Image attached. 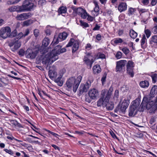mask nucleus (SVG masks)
<instances>
[{
  "label": "nucleus",
  "instance_id": "f257e3e1",
  "mask_svg": "<svg viewBox=\"0 0 157 157\" xmlns=\"http://www.w3.org/2000/svg\"><path fill=\"white\" fill-rule=\"evenodd\" d=\"M62 46L58 45L56 46L54 49L49 53H48L43 57L42 61V63L43 64H47L50 65L52 63L57 60L58 58V52L59 51Z\"/></svg>",
  "mask_w": 157,
  "mask_h": 157
},
{
  "label": "nucleus",
  "instance_id": "f03ea898",
  "mask_svg": "<svg viewBox=\"0 0 157 157\" xmlns=\"http://www.w3.org/2000/svg\"><path fill=\"white\" fill-rule=\"evenodd\" d=\"M82 79V77L80 75L78 76L76 79L73 77L70 78L66 82V89L68 91H70L73 87V91L75 93L76 92Z\"/></svg>",
  "mask_w": 157,
  "mask_h": 157
},
{
  "label": "nucleus",
  "instance_id": "7ed1b4c3",
  "mask_svg": "<svg viewBox=\"0 0 157 157\" xmlns=\"http://www.w3.org/2000/svg\"><path fill=\"white\" fill-rule=\"evenodd\" d=\"M113 91V88L110 87L109 90L106 92L104 91H102L101 95L102 97H101L98 101L97 105L98 107L102 106L103 107H105V104L106 101H109L112 94V92Z\"/></svg>",
  "mask_w": 157,
  "mask_h": 157
},
{
  "label": "nucleus",
  "instance_id": "20e7f679",
  "mask_svg": "<svg viewBox=\"0 0 157 157\" xmlns=\"http://www.w3.org/2000/svg\"><path fill=\"white\" fill-rule=\"evenodd\" d=\"M140 102V99L137 98L133 101L132 103V105L130 106L128 115L130 117H132L133 115L136 114L138 110L140 111L141 108L139 106Z\"/></svg>",
  "mask_w": 157,
  "mask_h": 157
},
{
  "label": "nucleus",
  "instance_id": "39448f33",
  "mask_svg": "<svg viewBox=\"0 0 157 157\" xmlns=\"http://www.w3.org/2000/svg\"><path fill=\"white\" fill-rule=\"evenodd\" d=\"M154 102L152 100V98L150 97H144L142 101L140 106L141 108L140 111H143L144 109L146 108L147 109H150L154 105Z\"/></svg>",
  "mask_w": 157,
  "mask_h": 157
},
{
  "label": "nucleus",
  "instance_id": "423d86ee",
  "mask_svg": "<svg viewBox=\"0 0 157 157\" xmlns=\"http://www.w3.org/2000/svg\"><path fill=\"white\" fill-rule=\"evenodd\" d=\"M129 100L128 99H124L121 105L119 104L117 108L115 109V113L119 112L124 113L125 112L126 109L128 108L129 104Z\"/></svg>",
  "mask_w": 157,
  "mask_h": 157
},
{
  "label": "nucleus",
  "instance_id": "0eeeda50",
  "mask_svg": "<svg viewBox=\"0 0 157 157\" xmlns=\"http://www.w3.org/2000/svg\"><path fill=\"white\" fill-rule=\"evenodd\" d=\"M67 34L65 32H63L62 33H60L58 37L54 36L53 40L51 44L53 45L58 44L59 41H61L65 40L67 37Z\"/></svg>",
  "mask_w": 157,
  "mask_h": 157
},
{
  "label": "nucleus",
  "instance_id": "6e6552de",
  "mask_svg": "<svg viewBox=\"0 0 157 157\" xmlns=\"http://www.w3.org/2000/svg\"><path fill=\"white\" fill-rule=\"evenodd\" d=\"M21 45V41L19 40H16L15 39L9 43L8 45L10 47H14L11 48L12 51L14 52L19 48Z\"/></svg>",
  "mask_w": 157,
  "mask_h": 157
},
{
  "label": "nucleus",
  "instance_id": "1a4fd4ad",
  "mask_svg": "<svg viewBox=\"0 0 157 157\" xmlns=\"http://www.w3.org/2000/svg\"><path fill=\"white\" fill-rule=\"evenodd\" d=\"M127 63L125 60H121L116 62V72H121L125 69V65Z\"/></svg>",
  "mask_w": 157,
  "mask_h": 157
},
{
  "label": "nucleus",
  "instance_id": "9d476101",
  "mask_svg": "<svg viewBox=\"0 0 157 157\" xmlns=\"http://www.w3.org/2000/svg\"><path fill=\"white\" fill-rule=\"evenodd\" d=\"M11 32L10 28L8 26L2 28L0 30V36L4 39L9 37L10 34Z\"/></svg>",
  "mask_w": 157,
  "mask_h": 157
},
{
  "label": "nucleus",
  "instance_id": "9b49d317",
  "mask_svg": "<svg viewBox=\"0 0 157 157\" xmlns=\"http://www.w3.org/2000/svg\"><path fill=\"white\" fill-rule=\"evenodd\" d=\"M126 65L127 73L132 77H133L134 75L133 69L134 67L133 62L131 60H129L127 62Z\"/></svg>",
  "mask_w": 157,
  "mask_h": 157
},
{
  "label": "nucleus",
  "instance_id": "f8f14e48",
  "mask_svg": "<svg viewBox=\"0 0 157 157\" xmlns=\"http://www.w3.org/2000/svg\"><path fill=\"white\" fill-rule=\"evenodd\" d=\"M91 86L90 81H87L85 84H81L79 88V95H82L84 92H86Z\"/></svg>",
  "mask_w": 157,
  "mask_h": 157
},
{
  "label": "nucleus",
  "instance_id": "ddd939ff",
  "mask_svg": "<svg viewBox=\"0 0 157 157\" xmlns=\"http://www.w3.org/2000/svg\"><path fill=\"white\" fill-rule=\"evenodd\" d=\"M50 43V40L48 38H45L43 41L42 44L40 48H39L41 53L44 54L48 52L46 47Z\"/></svg>",
  "mask_w": 157,
  "mask_h": 157
},
{
  "label": "nucleus",
  "instance_id": "4468645a",
  "mask_svg": "<svg viewBox=\"0 0 157 157\" xmlns=\"http://www.w3.org/2000/svg\"><path fill=\"white\" fill-rule=\"evenodd\" d=\"M40 51L39 48L36 49L35 51H33L31 49H28L26 52V54L27 56L31 59H34L35 58L37 55V54Z\"/></svg>",
  "mask_w": 157,
  "mask_h": 157
},
{
  "label": "nucleus",
  "instance_id": "2eb2a0df",
  "mask_svg": "<svg viewBox=\"0 0 157 157\" xmlns=\"http://www.w3.org/2000/svg\"><path fill=\"white\" fill-rule=\"evenodd\" d=\"M31 17L30 13H23L18 14L16 17V19L18 21H24Z\"/></svg>",
  "mask_w": 157,
  "mask_h": 157
},
{
  "label": "nucleus",
  "instance_id": "dca6fc26",
  "mask_svg": "<svg viewBox=\"0 0 157 157\" xmlns=\"http://www.w3.org/2000/svg\"><path fill=\"white\" fill-rule=\"evenodd\" d=\"M91 57H92V56H85L83 59L84 61L87 65L88 68H91L92 65L94 62V60L91 58Z\"/></svg>",
  "mask_w": 157,
  "mask_h": 157
},
{
  "label": "nucleus",
  "instance_id": "f3484780",
  "mask_svg": "<svg viewBox=\"0 0 157 157\" xmlns=\"http://www.w3.org/2000/svg\"><path fill=\"white\" fill-rule=\"evenodd\" d=\"M88 94L90 97L94 99L98 96L99 92L98 90L93 88L90 90Z\"/></svg>",
  "mask_w": 157,
  "mask_h": 157
},
{
  "label": "nucleus",
  "instance_id": "a211bd4d",
  "mask_svg": "<svg viewBox=\"0 0 157 157\" xmlns=\"http://www.w3.org/2000/svg\"><path fill=\"white\" fill-rule=\"evenodd\" d=\"M24 6L27 10L29 11L33 8L34 5L31 2L25 0L24 3Z\"/></svg>",
  "mask_w": 157,
  "mask_h": 157
},
{
  "label": "nucleus",
  "instance_id": "6ab92c4d",
  "mask_svg": "<svg viewBox=\"0 0 157 157\" xmlns=\"http://www.w3.org/2000/svg\"><path fill=\"white\" fill-rule=\"evenodd\" d=\"M71 8L73 10V12L78 14H81L85 12V10L81 7L76 8L73 6L71 7Z\"/></svg>",
  "mask_w": 157,
  "mask_h": 157
},
{
  "label": "nucleus",
  "instance_id": "aec40b11",
  "mask_svg": "<svg viewBox=\"0 0 157 157\" xmlns=\"http://www.w3.org/2000/svg\"><path fill=\"white\" fill-rule=\"evenodd\" d=\"M118 10L120 12H122L123 11L126 10L127 9L126 3L124 2L120 3L118 6Z\"/></svg>",
  "mask_w": 157,
  "mask_h": 157
},
{
  "label": "nucleus",
  "instance_id": "412c9836",
  "mask_svg": "<svg viewBox=\"0 0 157 157\" xmlns=\"http://www.w3.org/2000/svg\"><path fill=\"white\" fill-rule=\"evenodd\" d=\"M157 93V86H154L151 88L150 93V98H153Z\"/></svg>",
  "mask_w": 157,
  "mask_h": 157
},
{
  "label": "nucleus",
  "instance_id": "4be33fe9",
  "mask_svg": "<svg viewBox=\"0 0 157 157\" xmlns=\"http://www.w3.org/2000/svg\"><path fill=\"white\" fill-rule=\"evenodd\" d=\"M93 73L95 74L100 73L101 71V69L99 65H96L94 66L93 68Z\"/></svg>",
  "mask_w": 157,
  "mask_h": 157
},
{
  "label": "nucleus",
  "instance_id": "5701e85b",
  "mask_svg": "<svg viewBox=\"0 0 157 157\" xmlns=\"http://www.w3.org/2000/svg\"><path fill=\"white\" fill-rule=\"evenodd\" d=\"M105 105L106 109L108 110H112L114 108L113 104L112 102H109V101H106Z\"/></svg>",
  "mask_w": 157,
  "mask_h": 157
},
{
  "label": "nucleus",
  "instance_id": "b1692460",
  "mask_svg": "<svg viewBox=\"0 0 157 157\" xmlns=\"http://www.w3.org/2000/svg\"><path fill=\"white\" fill-rule=\"evenodd\" d=\"M79 47V43L77 40H75L73 43V46L72 47V52H75L78 49Z\"/></svg>",
  "mask_w": 157,
  "mask_h": 157
},
{
  "label": "nucleus",
  "instance_id": "393cba45",
  "mask_svg": "<svg viewBox=\"0 0 157 157\" xmlns=\"http://www.w3.org/2000/svg\"><path fill=\"white\" fill-rule=\"evenodd\" d=\"M57 72L55 71L50 70L48 71V75L51 78L55 77L57 75Z\"/></svg>",
  "mask_w": 157,
  "mask_h": 157
},
{
  "label": "nucleus",
  "instance_id": "a878e982",
  "mask_svg": "<svg viewBox=\"0 0 157 157\" xmlns=\"http://www.w3.org/2000/svg\"><path fill=\"white\" fill-rule=\"evenodd\" d=\"M62 78V76L60 75L55 80V82L56 83L57 85L59 86H61L63 84V82L61 80Z\"/></svg>",
  "mask_w": 157,
  "mask_h": 157
},
{
  "label": "nucleus",
  "instance_id": "bb28decb",
  "mask_svg": "<svg viewBox=\"0 0 157 157\" xmlns=\"http://www.w3.org/2000/svg\"><path fill=\"white\" fill-rule=\"evenodd\" d=\"M149 85V82L147 80L141 81L140 83V86L142 88L147 87Z\"/></svg>",
  "mask_w": 157,
  "mask_h": 157
},
{
  "label": "nucleus",
  "instance_id": "cd10ccee",
  "mask_svg": "<svg viewBox=\"0 0 157 157\" xmlns=\"http://www.w3.org/2000/svg\"><path fill=\"white\" fill-rule=\"evenodd\" d=\"M156 117H152L150 119L149 121V126L151 127H152L155 124Z\"/></svg>",
  "mask_w": 157,
  "mask_h": 157
},
{
  "label": "nucleus",
  "instance_id": "c85d7f7f",
  "mask_svg": "<svg viewBox=\"0 0 157 157\" xmlns=\"http://www.w3.org/2000/svg\"><path fill=\"white\" fill-rule=\"evenodd\" d=\"M150 43L151 44L154 43L157 44V36L155 35L152 36L150 39Z\"/></svg>",
  "mask_w": 157,
  "mask_h": 157
},
{
  "label": "nucleus",
  "instance_id": "c756f323",
  "mask_svg": "<svg viewBox=\"0 0 157 157\" xmlns=\"http://www.w3.org/2000/svg\"><path fill=\"white\" fill-rule=\"evenodd\" d=\"M129 35L133 39H135L137 36V33L132 29L130 31Z\"/></svg>",
  "mask_w": 157,
  "mask_h": 157
},
{
  "label": "nucleus",
  "instance_id": "7c9ffc66",
  "mask_svg": "<svg viewBox=\"0 0 157 157\" xmlns=\"http://www.w3.org/2000/svg\"><path fill=\"white\" fill-rule=\"evenodd\" d=\"M67 8L64 6L60 7L58 10V12L59 14L65 13L67 12Z\"/></svg>",
  "mask_w": 157,
  "mask_h": 157
},
{
  "label": "nucleus",
  "instance_id": "2f4dec72",
  "mask_svg": "<svg viewBox=\"0 0 157 157\" xmlns=\"http://www.w3.org/2000/svg\"><path fill=\"white\" fill-rule=\"evenodd\" d=\"M17 7L18 6H11L9 8V10L10 12L16 11L18 12Z\"/></svg>",
  "mask_w": 157,
  "mask_h": 157
},
{
  "label": "nucleus",
  "instance_id": "473e14b6",
  "mask_svg": "<svg viewBox=\"0 0 157 157\" xmlns=\"http://www.w3.org/2000/svg\"><path fill=\"white\" fill-rule=\"evenodd\" d=\"M113 41L115 44H118V43H121L123 42V40L122 39L120 38H117L114 39Z\"/></svg>",
  "mask_w": 157,
  "mask_h": 157
},
{
  "label": "nucleus",
  "instance_id": "72a5a7b5",
  "mask_svg": "<svg viewBox=\"0 0 157 157\" xmlns=\"http://www.w3.org/2000/svg\"><path fill=\"white\" fill-rule=\"evenodd\" d=\"M17 7L18 8V12L19 13L27 11L24 6V5H23L21 6H18Z\"/></svg>",
  "mask_w": 157,
  "mask_h": 157
},
{
  "label": "nucleus",
  "instance_id": "f704fd0d",
  "mask_svg": "<svg viewBox=\"0 0 157 157\" xmlns=\"http://www.w3.org/2000/svg\"><path fill=\"white\" fill-rule=\"evenodd\" d=\"M33 20L31 19L26 20L23 22V25L25 26H28L33 23Z\"/></svg>",
  "mask_w": 157,
  "mask_h": 157
},
{
  "label": "nucleus",
  "instance_id": "c9c22d12",
  "mask_svg": "<svg viewBox=\"0 0 157 157\" xmlns=\"http://www.w3.org/2000/svg\"><path fill=\"white\" fill-rule=\"evenodd\" d=\"M93 2L95 6V7L94 9V11L95 12H99V6L98 4V2L95 1H94Z\"/></svg>",
  "mask_w": 157,
  "mask_h": 157
},
{
  "label": "nucleus",
  "instance_id": "e433bc0d",
  "mask_svg": "<svg viewBox=\"0 0 157 157\" xmlns=\"http://www.w3.org/2000/svg\"><path fill=\"white\" fill-rule=\"evenodd\" d=\"M136 8H133L132 7L130 8L128 10V14L129 16H130L133 14L136 11Z\"/></svg>",
  "mask_w": 157,
  "mask_h": 157
},
{
  "label": "nucleus",
  "instance_id": "4c0bfd02",
  "mask_svg": "<svg viewBox=\"0 0 157 157\" xmlns=\"http://www.w3.org/2000/svg\"><path fill=\"white\" fill-rule=\"evenodd\" d=\"M152 82L155 83L157 81V74H154L151 75Z\"/></svg>",
  "mask_w": 157,
  "mask_h": 157
},
{
  "label": "nucleus",
  "instance_id": "58836bf2",
  "mask_svg": "<svg viewBox=\"0 0 157 157\" xmlns=\"http://www.w3.org/2000/svg\"><path fill=\"white\" fill-rule=\"evenodd\" d=\"M17 35V30L16 29L14 30L9 34V37H13Z\"/></svg>",
  "mask_w": 157,
  "mask_h": 157
},
{
  "label": "nucleus",
  "instance_id": "ea45409f",
  "mask_svg": "<svg viewBox=\"0 0 157 157\" xmlns=\"http://www.w3.org/2000/svg\"><path fill=\"white\" fill-rule=\"evenodd\" d=\"M50 27L49 26H47L45 30V33L47 35H50L51 34Z\"/></svg>",
  "mask_w": 157,
  "mask_h": 157
},
{
  "label": "nucleus",
  "instance_id": "a19ab883",
  "mask_svg": "<svg viewBox=\"0 0 157 157\" xmlns=\"http://www.w3.org/2000/svg\"><path fill=\"white\" fill-rule=\"evenodd\" d=\"M147 39L145 36V35H144L141 40V45L142 47H143Z\"/></svg>",
  "mask_w": 157,
  "mask_h": 157
},
{
  "label": "nucleus",
  "instance_id": "79ce46f5",
  "mask_svg": "<svg viewBox=\"0 0 157 157\" xmlns=\"http://www.w3.org/2000/svg\"><path fill=\"white\" fill-rule=\"evenodd\" d=\"M75 40L73 38L71 39L69 41L68 44L66 45V47H68L71 46L75 41Z\"/></svg>",
  "mask_w": 157,
  "mask_h": 157
},
{
  "label": "nucleus",
  "instance_id": "37998d69",
  "mask_svg": "<svg viewBox=\"0 0 157 157\" xmlns=\"http://www.w3.org/2000/svg\"><path fill=\"white\" fill-rule=\"evenodd\" d=\"M121 50L125 55H127L130 52L129 49L126 47L122 48Z\"/></svg>",
  "mask_w": 157,
  "mask_h": 157
},
{
  "label": "nucleus",
  "instance_id": "c03bdc74",
  "mask_svg": "<svg viewBox=\"0 0 157 157\" xmlns=\"http://www.w3.org/2000/svg\"><path fill=\"white\" fill-rule=\"evenodd\" d=\"M144 31L147 38H148L151 35V31L148 29H147L145 30Z\"/></svg>",
  "mask_w": 157,
  "mask_h": 157
},
{
  "label": "nucleus",
  "instance_id": "a18cd8bd",
  "mask_svg": "<svg viewBox=\"0 0 157 157\" xmlns=\"http://www.w3.org/2000/svg\"><path fill=\"white\" fill-rule=\"evenodd\" d=\"M80 25L84 27H89V25L85 22L82 21H80Z\"/></svg>",
  "mask_w": 157,
  "mask_h": 157
},
{
  "label": "nucleus",
  "instance_id": "49530a36",
  "mask_svg": "<svg viewBox=\"0 0 157 157\" xmlns=\"http://www.w3.org/2000/svg\"><path fill=\"white\" fill-rule=\"evenodd\" d=\"M25 51L23 49H20L18 52V54L19 56H22L25 55Z\"/></svg>",
  "mask_w": 157,
  "mask_h": 157
},
{
  "label": "nucleus",
  "instance_id": "de8ad7c7",
  "mask_svg": "<svg viewBox=\"0 0 157 157\" xmlns=\"http://www.w3.org/2000/svg\"><path fill=\"white\" fill-rule=\"evenodd\" d=\"M97 56H98V58H101V59H105V55L102 53H99L97 54Z\"/></svg>",
  "mask_w": 157,
  "mask_h": 157
},
{
  "label": "nucleus",
  "instance_id": "09e8293b",
  "mask_svg": "<svg viewBox=\"0 0 157 157\" xmlns=\"http://www.w3.org/2000/svg\"><path fill=\"white\" fill-rule=\"evenodd\" d=\"M4 150L7 153H8L11 155H13L14 153L13 151L10 149L9 150L7 149H5Z\"/></svg>",
  "mask_w": 157,
  "mask_h": 157
},
{
  "label": "nucleus",
  "instance_id": "8fccbe9b",
  "mask_svg": "<svg viewBox=\"0 0 157 157\" xmlns=\"http://www.w3.org/2000/svg\"><path fill=\"white\" fill-rule=\"evenodd\" d=\"M122 56V53L120 51H118L116 55V57L117 59H119Z\"/></svg>",
  "mask_w": 157,
  "mask_h": 157
},
{
  "label": "nucleus",
  "instance_id": "3c124183",
  "mask_svg": "<svg viewBox=\"0 0 157 157\" xmlns=\"http://www.w3.org/2000/svg\"><path fill=\"white\" fill-rule=\"evenodd\" d=\"M34 34L36 37H37L39 35V31L38 29H35L34 30Z\"/></svg>",
  "mask_w": 157,
  "mask_h": 157
},
{
  "label": "nucleus",
  "instance_id": "603ef678",
  "mask_svg": "<svg viewBox=\"0 0 157 157\" xmlns=\"http://www.w3.org/2000/svg\"><path fill=\"white\" fill-rule=\"evenodd\" d=\"M138 11L139 12V13L140 14V15H141L142 13L147 12V10H146L145 9H138Z\"/></svg>",
  "mask_w": 157,
  "mask_h": 157
},
{
  "label": "nucleus",
  "instance_id": "864d4df0",
  "mask_svg": "<svg viewBox=\"0 0 157 157\" xmlns=\"http://www.w3.org/2000/svg\"><path fill=\"white\" fill-rule=\"evenodd\" d=\"M46 3V1L45 0H40L38 1V4L39 5H41L43 6Z\"/></svg>",
  "mask_w": 157,
  "mask_h": 157
},
{
  "label": "nucleus",
  "instance_id": "5fc2aeb1",
  "mask_svg": "<svg viewBox=\"0 0 157 157\" xmlns=\"http://www.w3.org/2000/svg\"><path fill=\"white\" fill-rule=\"evenodd\" d=\"M23 36L24 37V34L22 33L21 32L17 36V38L20 39Z\"/></svg>",
  "mask_w": 157,
  "mask_h": 157
},
{
  "label": "nucleus",
  "instance_id": "6e6d98bb",
  "mask_svg": "<svg viewBox=\"0 0 157 157\" xmlns=\"http://www.w3.org/2000/svg\"><path fill=\"white\" fill-rule=\"evenodd\" d=\"M92 99H93L91 97H87L86 98L85 101L86 102L90 103Z\"/></svg>",
  "mask_w": 157,
  "mask_h": 157
},
{
  "label": "nucleus",
  "instance_id": "4d7b16f0",
  "mask_svg": "<svg viewBox=\"0 0 157 157\" xmlns=\"http://www.w3.org/2000/svg\"><path fill=\"white\" fill-rule=\"evenodd\" d=\"M4 130L2 128L0 127V138H2L3 137V133Z\"/></svg>",
  "mask_w": 157,
  "mask_h": 157
},
{
  "label": "nucleus",
  "instance_id": "13d9d810",
  "mask_svg": "<svg viewBox=\"0 0 157 157\" xmlns=\"http://www.w3.org/2000/svg\"><path fill=\"white\" fill-rule=\"evenodd\" d=\"M119 96V91L117 90H116L114 93V98H117Z\"/></svg>",
  "mask_w": 157,
  "mask_h": 157
},
{
  "label": "nucleus",
  "instance_id": "bf43d9fd",
  "mask_svg": "<svg viewBox=\"0 0 157 157\" xmlns=\"http://www.w3.org/2000/svg\"><path fill=\"white\" fill-rule=\"evenodd\" d=\"M81 17L83 18H86L87 17V13L85 11V12L82 13L80 14Z\"/></svg>",
  "mask_w": 157,
  "mask_h": 157
},
{
  "label": "nucleus",
  "instance_id": "052dcab7",
  "mask_svg": "<svg viewBox=\"0 0 157 157\" xmlns=\"http://www.w3.org/2000/svg\"><path fill=\"white\" fill-rule=\"evenodd\" d=\"M10 121L12 124L14 125L15 126H16L17 122V121L13 120H10Z\"/></svg>",
  "mask_w": 157,
  "mask_h": 157
},
{
  "label": "nucleus",
  "instance_id": "680f3d73",
  "mask_svg": "<svg viewBox=\"0 0 157 157\" xmlns=\"http://www.w3.org/2000/svg\"><path fill=\"white\" fill-rule=\"evenodd\" d=\"M157 3V0H151V4L152 6H155Z\"/></svg>",
  "mask_w": 157,
  "mask_h": 157
},
{
  "label": "nucleus",
  "instance_id": "e2e57ef3",
  "mask_svg": "<svg viewBox=\"0 0 157 157\" xmlns=\"http://www.w3.org/2000/svg\"><path fill=\"white\" fill-rule=\"evenodd\" d=\"M100 27V26L98 25L97 24H96L95 26L93 28V30L94 31L98 30H99Z\"/></svg>",
  "mask_w": 157,
  "mask_h": 157
},
{
  "label": "nucleus",
  "instance_id": "0e129e2a",
  "mask_svg": "<svg viewBox=\"0 0 157 157\" xmlns=\"http://www.w3.org/2000/svg\"><path fill=\"white\" fill-rule=\"evenodd\" d=\"M66 51V49L64 48H63L62 49H61V48L60 50L58 52H59L58 53V54H60L61 53H63L64 52H65Z\"/></svg>",
  "mask_w": 157,
  "mask_h": 157
},
{
  "label": "nucleus",
  "instance_id": "69168bd1",
  "mask_svg": "<svg viewBox=\"0 0 157 157\" xmlns=\"http://www.w3.org/2000/svg\"><path fill=\"white\" fill-rule=\"evenodd\" d=\"M149 0H143L142 2L144 5H147L149 3Z\"/></svg>",
  "mask_w": 157,
  "mask_h": 157
},
{
  "label": "nucleus",
  "instance_id": "338daca9",
  "mask_svg": "<svg viewBox=\"0 0 157 157\" xmlns=\"http://www.w3.org/2000/svg\"><path fill=\"white\" fill-rule=\"evenodd\" d=\"M153 32L154 34L157 33V25L155 26L152 29Z\"/></svg>",
  "mask_w": 157,
  "mask_h": 157
},
{
  "label": "nucleus",
  "instance_id": "774afa93",
  "mask_svg": "<svg viewBox=\"0 0 157 157\" xmlns=\"http://www.w3.org/2000/svg\"><path fill=\"white\" fill-rule=\"evenodd\" d=\"M96 39L98 40H101V36L100 34H98L96 36Z\"/></svg>",
  "mask_w": 157,
  "mask_h": 157
}]
</instances>
